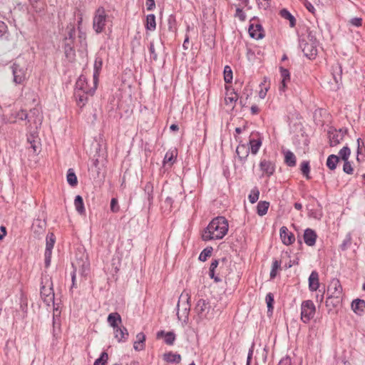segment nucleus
Instances as JSON below:
<instances>
[{"mask_svg":"<svg viewBox=\"0 0 365 365\" xmlns=\"http://www.w3.org/2000/svg\"><path fill=\"white\" fill-rule=\"evenodd\" d=\"M228 222L225 217L219 216L214 218L205 228L202 233L203 241L221 240L227 233Z\"/></svg>","mask_w":365,"mask_h":365,"instance_id":"nucleus-1","label":"nucleus"},{"mask_svg":"<svg viewBox=\"0 0 365 365\" xmlns=\"http://www.w3.org/2000/svg\"><path fill=\"white\" fill-rule=\"evenodd\" d=\"M11 68L14 76L13 81L16 84H22L26 79L27 67L26 63L18 61L12 64Z\"/></svg>","mask_w":365,"mask_h":365,"instance_id":"nucleus-2","label":"nucleus"},{"mask_svg":"<svg viewBox=\"0 0 365 365\" xmlns=\"http://www.w3.org/2000/svg\"><path fill=\"white\" fill-rule=\"evenodd\" d=\"M107 15L103 7H99L96 11L93 20V28L97 34L104 30Z\"/></svg>","mask_w":365,"mask_h":365,"instance_id":"nucleus-3","label":"nucleus"},{"mask_svg":"<svg viewBox=\"0 0 365 365\" xmlns=\"http://www.w3.org/2000/svg\"><path fill=\"white\" fill-rule=\"evenodd\" d=\"M316 307L312 300L303 301L301 304V319L304 323H308L314 317Z\"/></svg>","mask_w":365,"mask_h":365,"instance_id":"nucleus-4","label":"nucleus"},{"mask_svg":"<svg viewBox=\"0 0 365 365\" xmlns=\"http://www.w3.org/2000/svg\"><path fill=\"white\" fill-rule=\"evenodd\" d=\"M186 297H187V294H186ZM183 297V294H182L179 298L177 305V316L180 320L186 321L188 319V314L190 309V305L188 303L190 297H185V301L182 302Z\"/></svg>","mask_w":365,"mask_h":365,"instance_id":"nucleus-5","label":"nucleus"},{"mask_svg":"<svg viewBox=\"0 0 365 365\" xmlns=\"http://www.w3.org/2000/svg\"><path fill=\"white\" fill-rule=\"evenodd\" d=\"M257 21L255 18L250 21L248 31L251 38L259 40L264 36V31L262 26L259 23L256 22Z\"/></svg>","mask_w":365,"mask_h":365,"instance_id":"nucleus-6","label":"nucleus"},{"mask_svg":"<svg viewBox=\"0 0 365 365\" xmlns=\"http://www.w3.org/2000/svg\"><path fill=\"white\" fill-rule=\"evenodd\" d=\"M210 309L211 306L208 299H200L197 302L194 311L200 319H204L207 317Z\"/></svg>","mask_w":365,"mask_h":365,"instance_id":"nucleus-7","label":"nucleus"},{"mask_svg":"<svg viewBox=\"0 0 365 365\" xmlns=\"http://www.w3.org/2000/svg\"><path fill=\"white\" fill-rule=\"evenodd\" d=\"M97 87V81L93 79V87L89 88L86 78L81 76L76 83L75 91H82L83 92L89 93L90 96H93Z\"/></svg>","mask_w":365,"mask_h":365,"instance_id":"nucleus-8","label":"nucleus"},{"mask_svg":"<svg viewBox=\"0 0 365 365\" xmlns=\"http://www.w3.org/2000/svg\"><path fill=\"white\" fill-rule=\"evenodd\" d=\"M299 46L302 50L304 56L309 59H314L317 56V46L309 43L306 41L302 40L299 42Z\"/></svg>","mask_w":365,"mask_h":365,"instance_id":"nucleus-9","label":"nucleus"},{"mask_svg":"<svg viewBox=\"0 0 365 365\" xmlns=\"http://www.w3.org/2000/svg\"><path fill=\"white\" fill-rule=\"evenodd\" d=\"M62 43L66 58L70 61H73L76 57L75 40L63 38Z\"/></svg>","mask_w":365,"mask_h":365,"instance_id":"nucleus-10","label":"nucleus"},{"mask_svg":"<svg viewBox=\"0 0 365 365\" xmlns=\"http://www.w3.org/2000/svg\"><path fill=\"white\" fill-rule=\"evenodd\" d=\"M327 293L333 297H342V287L338 279L334 278L331 280L327 288Z\"/></svg>","mask_w":365,"mask_h":365,"instance_id":"nucleus-11","label":"nucleus"},{"mask_svg":"<svg viewBox=\"0 0 365 365\" xmlns=\"http://www.w3.org/2000/svg\"><path fill=\"white\" fill-rule=\"evenodd\" d=\"M16 119H19L21 120H26L27 123L31 124L32 123V117L31 115H29L25 110H20L19 111H16L14 113H12L11 115V117L8 120V122L10 123H15L16 121Z\"/></svg>","mask_w":365,"mask_h":365,"instance_id":"nucleus-12","label":"nucleus"},{"mask_svg":"<svg viewBox=\"0 0 365 365\" xmlns=\"http://www.w3.org/2000/svg\"><path fill=\"white\" fill-rule=\"evenodd\" d=\"M41 297L43 302L47 305L50 306L54 303V292L53 288L46 287L44 285L41 287Z\"/></svg>","mask_w":365,"mask_h":365,"instance_id":"nucleus-13","label":"nucleus"},{"mask_svg":"<svg viewBox=\"0 0 365 365\" xmlns=\"http://www.w3.org/2000/svg\"><path fill=\"white\" fill-rule=\"evenodd\" d=\"M250 153V147L245 143H240L236 149L239 161L244 165Z\"/></svg>","mask_w":365,"mask_h":365,"instance_id":"nucleus-14","label":"nucleus"},{"mask_svg":"<svg viewBox=\"0 0 365 365\" xmlns=\"http://www.w3.org/2000/svg\"><path fill=\"white\" fill-rule=\"evenodd\" d=\"M279 235L282 242L286 245H292L295 240L294 235L289 232L285 226L280 228Z\"/></svg>","mask_w":365,"mask_h":365,"instance_id":"nucleus-15","label":"nucleus"},{"mask_svg":"<svg viewBox=\"0 0 365 365\" xmlns=\"http://www.w3.org/2000/svg\"><path fill=\"white\" fill-rule=\"evenodd\" d=\"M328 137L331 147L337 145L343 140V134L337 132V130L334 128L328 131Z\"/></svg>","mask_w":365,"mask_h":365,"instance_id":"nucleus-16","label":"nucleus"},{"mask_svg":"<svg viewBox=\"0 0 365 365\" xmlns=\"http://www.w3.org/2000/svg\"><path fill=\"white\" fill-rule=\"evenodd\" d=\"M260 170L264 173L267 177H270L272 175L275 171V165L274 164L270 161L267 160L265 159L261 160L259 163Z\"/></svg>","mask_w":365,"mask_h":365,"instance_id":"nucleus-17","label":"nucleus"},{"mask_svg":"<svg viewBox=\"0 0 365 365\" xmlns=\"http://www.w3.org/2000/svg\"><path fill=\"white\" fill-rule=\"evenodd\" d=\"M303 238L307 245L312 247L316 243L317 235L314 230L311 228H307L304 230Z\"/></svg>","mask_w":365,"mask_h":365,"instance_id":"nucleus-18","label":"nucleus"},{"mask_svg":"<svg viewBox=\"0 0 365 365\" xmlns=\"http://www.w3.org/2000/svg\"><path fill=\"white\" fill-rule=\"evenodd\" d=\"M309 289L310 291H317L319 287V273L314 270L309 277Z\"/></svg>","mask_w":365,"mask_h":365,"instance_id":"nucleus-19","label":"nucleus"},{"mask_svg":"<svg viewBox=\"0 0 365 365\" xmlns=\"http://www.w3.org/2000/svg\"><path fill=\"white\" fill-rule=\"evenodd\" d=\"M280 75L282 77V81L279 85V89L280 91H285L287 88V82L290 81V73L288 69L284 68L282 66L279 67Z\"/></svg>","mask_w":365,"mask_h":365,"instance_id":"nucleus-20","label":"nucleus"},{"mask_svg":"<svg viewBox=\"0 0 365 365\" xmlns=\"http://www.w3.org/2000/svg\"><path fill=\"white\" fill-rule=\"evenodd\" d=\"M115 338L118 342H124L128 337V331L125 327H118L113 329Z\"/></svg>","mask_w":365,"mask_h":365,"instance_id":"nucleus-21","label":"nucleus"},{"mask_svg":"<svg viewBox=\"0 0 365 365\" xmlns=\"http://www.w3.org/2000/svg\"><path fill=\"white\" fill-rule=\"evenodd\" d=\"M164 337V341L168 345H173L175 341L176 336L173 331L165 332V331H159L157 333V338Z\"/></svg>","mask_w":365,"mask_h":365,"instance_id":"nucleus-22","label":"nucleus"},{"mask_svg":"<svg viewBox=\"0 0 365 365\" xmlns=\"http://www.w3.org/2000/svg\"><path fill=\"white\" fill-rule=\"evenodd\" d=\"M331 74L336 83L338 84L341 82L342 66L339 62L332 65Z\"/></svg>","mask_w":365,"mask_h":365,"instance_id":"nucleus-23","label":"nucleus"},{"mask_svg":"<svg viewBox=\"0 0 365 365\" xmlns=\"http://www.w3.org/2000/svg\"><path fill=\"white\" fill-rule=\"evenodd\" d=\"M88 95L89 93L83 92L82 91H74V97L76 98L77 105L79 107L82 108L86 104Z\"/></svg>","mask_w":365,"mask_h":365,"instance_id":"nucleus-24","label":"nucleus"},{"mask_svg":"<svg viewBox=\"0 0 365 365\" xmlns=\"http://www.w3.org/2000/svg\"><path fill=\"white\" fill-rule=\"evenodd\" d=\"M108 323L113 329H115L119 327V324L122 323V319L120 315L118 312H113L108 314L107 318Z\"/></svg>","mask_w":365,"mask_h":365,"instance_id":"nucleus-25","label":"nucleus"},{"mask_svg":"<svg viewBox=\"0 0 365 365\" xmlns=\"http://www.w3.org/2000/svg\"><path fill=\"white\" fill-rule=\"evenodd\" d=\"M351 309L357 314H361L365 311V301L356 299L351 302Z\"/></svg>","mask_w":365,"mask_h":365,"instance_id":"nucleus-26","label":"nucleus"},{"mask_svg":"<svg viewBox=\"0 0 365 365\" xmlns=\"http://www.w3.org/2000/svg\"><path fill=\"white\" fill-rule=\"evenodd\" d=\"M153 184L148 182L144 187V192L148 201V208L150 209L153 202Z\"/></svg>","mask_w":365,"mask_h":365,"instance_id":"nucleus-27","label":"nucleus"},{"mask_svg":"<svg viewBox=\"0 0 365 365\" xmlns=\"http://www.w3.org/2000/svg\"><path fill=\"white\" fill-rule=\"evenodd\" d=\"M63 39H71L76 41V29L74 23H69L63 34Z\"/></svg>","mask_w":365,"mask_h":365,"instance_id":"nucleus-28","label":"nucleus"},{"mask_svg":"<svg viewBox=\"0 0 365 365\" xmlns=\"http://www.w3.org/2000/svg\"><path fill=\"white\" fill-rule=\"evenodd\" d=\"M145 335L140 332L136 335V341L134 342L133 348L136 351L143 350L145 348Z\"/></svg>","mask_w":365,"mask_h":365,"instance_id":"nucleus-29","label":"nucleus"},{"mask_svg":"<svg viewBox=\"0 0 365 365\" xmlns=\"http://www.w3.org/2000/svg\"><path fill=\"white\" fill-rule=\"evenodd\" d=\"M262 143V138L259 137L257 139L250 138L249 140V145H250V150L252 155H256Z\"/></svg>","mask_w":365,"mask_h":365,"instance_id":"nucleus-30","label":"nucleus"},{"mask_svg":"<svg viewBox=\"0 0 365 365\" xmlns=\"http://www.w3.org/2000/svg\"><path fill=\"white\" fill-rule=\"evenodd\" d=\"M163 360L168 363H180L181 361V356L179 354L169 351L163 354Z\"/></svg>","mask_w":365,"mask_h":365,"instance_id":"nucleus-31","label":"nucleus"},{"mask_svg":"<svg viewBox=\"0 0 365 365\" xmlns=\"http://www.w3.org/2000/svg\"><path fill=\"white\" fill-rule=\"evenodd\" d=\"M76 265V270L78 268V272L81 276L86 277L89 272V264L87 262L81 260L74 262Z\"/></svg>","mask_w":365,"mask_h":365,"instance_id":"nucleus-32","label":"nucleus"},{"mask_svg":"<svg viewBox=\"0 0 365 365\" xmlns=\"http://www.w3.org/2000/svg\"><path fill=\"white\" fill-rule=\"evenodd\" d=\"M284 163L289 167H294L297 163L295 155L290 150L284 152Z\"/></svg>","mask_w":365,"mask_h":365,"instance_id":"nucleus-33","label":"nucleus"},{"mask_svg":"<svg viewBox=\"0 0 365 365\" xmlns=\"http://www.w3.org/2000/svg\"><path fill=\"white\" fill-rule=\"evenodd\" d=\"M74 205L76 211L80 215H83L86 212L83 197L81 195H76L74 200Z\"/></svg>","mask_w":365,"mask_h":365,"instance_id":"nucleus-34","label":"nucleus"},{"mask_svg":"<svg viewBox=\"0 0 365 365\" xmlns=\"http://www.w3.org/2000/svg\"><path fill=\"white\" fill-rule=\"evenodd\" d=\"M177 156V151H168L165 153L163 159V165L166 166L168 165L170 167L173 165L175 162V158Z\"/></svg>","mask_w":365,"mask_h":365,"instance_id":"nucleus-35","label":"nucleus"},{"mask_svg":"<svg viewBox=\"0 0 365 365\" xmlns=\"http://www.w3.org/2000/svg\"><path fill=\"white\" fill-rule=\"evenodd\" d=\"M279 14L282 18L289 20L290 27L295 26L296 19L288 10H287L286 9H283L280 11Z\"/></svg>","mask_w":365,"mask_h":365,"instance_id":"nucleus-36","label":"nucleus"},{"mask_svg":"<svg viewBox=\"0 0 365 365\" xmlns=\"http://www.w3.org/2000/svg\"><path fill=\"white\" fill-rule=\"evenodd\" d=\"M340 158L339 156L331 154L330 155L327 160V166L331 170H334L336 169L337 163L339 162Z\"/></svg>","mask_w":365,"mask_h":365,"instance_id":"nucleus-37","label":"nucleus"},{"mask_svg":"<svg viewBox=\"0 0 365 365\" xmlns=\"http://www.w3.org/2000/svg\"><path fill=\"white\" fill-rule=\"evenodd\" d=\"M66 179L68 183L71 187H76L78 185V179L73 168H69L67 171Z\"/></svg>","mask_w":365,"mask_h":365,"instance_id":"nucleus-38","label":"nucleus"},{"mask_svg":"<svg viewBox=\"0 0 365 365\" xmlns=\"http://www.w3.org/2000/svg\"><path fill=\"white\" fill-rule=\"evenodd\" d=\"M269 207V202L267 201H259L257 206V213L259 216H264L267 214Z\"/></svg>","mask_w":365,"mask_h":365,"instance_id":"nucleus-39","label":"nucleus"},{"mask_svg":"<svg viewBox=\"0 0 365 365\" xmlns=\"http://www.w3.org/2000/svg\"><path fill=\"white\" fill-rule=\"evenodd\" d=\"M156 28L155 16L153 14L146 16L145 29L148 31H154Z\"/></svg>","mask_w":365,"mask_h":365,"instance_id":"nucleus-40","label":"nucleus"},{"mask_svg":"<svg viewBox=\"0 0 365 365\" xmlns=\"http://www.w3.org/2000/svg\"><path fill=\"white\" fill-rule=\"evenodd\" d=\"M46 252H51L53 248L55 242H56V237L53 233L49 232L46 236Z\"/></svg>","mask_w":365,"mask_h":365,"instance_id":"nucleus-41","label":"nucleus"},{"mask_svg":"<svg viewBox=\"0 0 365 365\" xmlns=\"http://www.w3.org/2000/svg\"><path fill=\"white\" fill-rule=\"evenodd\" d=\"M103 61L101 58L96 57L94 62V72H93V79L95 81H98V77L99 76L100 71L102 68Z\"/></svg>","mask_w":365,"mask_h":365,"instance_id":"nucleus-42","label":"nucleus"},{"mask_svg":"<svg viewBox=\"0 0 365 365\" xmlns=\"http://www.w3.org/2000/svg\"><path fill=\"white\" fill-rule=\"evenodd\" d=\"M281 261L277 259H274L272 264V269L270 271V279H273L276 277L277 274V272L281 269Z\"/></svg>","mask_w":365,"mask_h":365,"instance_id":"nucleus-43","label":"nucleus"},{"mask_svg":"<svg viewBox=\"0 0 365 365\" xmlns=\"http://www.w3.org/2000/svg\"><path fill=\"white\" fill-rule=\"evenodd\" d=\"M238 98V94L235 91H232L230 94H227V96L225 98V103L227 105H230L234 108V103L237 101Z\"/></svg>","mask_w":365,"mask_h":365,"instance_id":"nucleus-44","label":"nucleus"},{"mask_svg":"<svg viewBox=\"0 0 365 365\" xmlns=\"http://www.w3.org/2000/svg\"><path fill=\"white\" fill-rule=\"evenodd\" d=\"M259 197V190L257 187H254L248 196V199L250 202V203L254 204L255 203Z\"/></svg>","mask_w":365,"mask_h":365,"instance_id":"nucleus-45","label":"nucleus"},{"mask_svg":"<svg viewBox=\"0 0 365 365\" xmlns=\"http://www.w3.org/2000/svg\"><path fill=\"white\" fill-rule=\"evenodd\" d=\"M78 38L81 47L86 49L87 48L86 34L81 28H78Z\"/></svg>","mask_w":365,"mask_h":365,"instance_id":"nucleus-46","label":"nucleus"},{"mask_svg":"<svg viewBox=\"0 0 365 365\" xmlns=\"http://www.w3.org/2000/svg\"><path fill=\"white\" fill-rule=\"evenodd\" d=\"M213 249L212 247H205L200 254L198 257L200 261L205 262L207 259L211 256Z\"/></svg>","mask_w":365,"mask_h":365,"instance_id":"nucleus-47","label":"nucleus"},{"mask_svg":"<svg viewBox=\"0 0 365 365\" xmlns=\"http://www.w3.org/2000/svg\"><path fill=\"white\" fill-rule=\"evenodd\" d=\"M177 22L175 16L171 14L168 18V30L171 32H175L177 30Z\"/></svg>","mask_w":365,"mask_h":365,"instance_id":"nucleus-48","label":"nucleus"},{"mask_svg":"<svg viewBox=\"0 0 365 365\" xmlns=\"http://www.w3.org/2000/svg\"><path fill=\"white\" fill-rule=\"evenodd\" d=\"M267 306V312L272 313L274 309V294L271 292H269L265 297Z\"/></svg>","mask_w":365,"mask_h":365,"instance_id":"nucleus-49","label":"nucleus"},{"mask_svg":"<svg viewBox=\"0 0 365 365\" xmlns=\"http://www.w3.org/2000/svg\"><path fill=\"white\" fill-rule=\"evenodd\" d=\"M350 154H351V150L350 148L346 145L344 147H343L339 152V158H341V159L344 161H346V160H349V158L350 156Z\"/></svg>","mask_w":365,"mask_h":365,"instance_id":"nucleus-50","label":"nucleus"},{"mask_svg":"<svg viewBox=\"0 0 365 365\" xmlns=\"http://www.w3.org/2000/svg\"><path fill=\"white\" fill-rule=\"evenodd\" d=\"M341 298L340 297L339 298L333 297L329 294L326 300V306L336 307L341 302Z\"/></svg>","mask_w":365,"mask_h":365,"instance_id":"nucleus-51","label":"nucleus"},{"mask_svg":"<svg viewBox=\"0 0 365 365\" xmlns=\"http://www.w3.org/2000/svg\"><path fill=\"white\" fill-rule=\"evenodd\" d=\"M108 360V354L106 351H103L101 356L97 359L93 365H106Z\"/></svg>","mask_w":365,"mask_h":365,"instance_id":"nucleus-52","label":"nucleus"},{"mask_svg":"<svg viewBox=\"0 0 365 365\" xmlns=\"http://www.w3.org/2000/svg\"><path fill=\"white\" fill-rule=\"evenodd\" d=\"M301 171L304 176L306 177L307 179H309V172H310V166L309 161H303L301 163Z\"/></svg>","mask_w":365,"mask_h":365,"instance_id":"nucleus-53","label":"nucleus"},{"mask_svg":"<svg viewBox=\"0 0 365 365\" xmlns=\"http://www.w3.org/2000/svg\"><path fill=\"white\" fill-rule=\"evenodd\" d=\"M224 80L227 83H230L232 81V71L229 66L224 68Z\"/></svg>","mask_w":365,"mask_h":365,"instance_id":"nucleus-54","label":"nucleus"},{"mask_svg":"<svg viewBox=\"0 0 365 365\" xmlns=\"http://www.w3.org/2000/svg\"><path fill=\"white\" fill-rule=\"evenodd\" d=\"M29 115H31L32 117V123H36V120H38L39 122L41 121V117L39 115V110L38 108H34L30 110Z\"/></svg>","mask_w":365,"mask_h":365,"instance_id":"nucleus-55","label":"nucleus"},{"mask_svg":"<svg viewBox=\"0 0 365 365\" xmlns=\"http://www.w3.org/2000/svg\"><path fill=\"white\" fill-rule=\"evenodd\" d=\"M149 52L150 54V60L157 61H158V53L155 51L154 43L150 42L149 46Z\"/></svg>","mask_w":365,"mask_h":365,"instance_id":"nucleus-56","label":"nucleus"},{"mask_svg":"<svg viewBox=\"0 0 365 365\" xmlns=\"http://www.w3.org/2000/svg\"><path fill=\"white\" fill-rule=\"evenodd\" d=\"M110 210L113 213H116L120 210L118 200L115 197L110 200Z\"/></svg>","mask_w":365,"mask_h":365,"instance_id":"nucleus-57","label":"nucleus"},{"mask_svg":"<svg viewBox=\"0 0 365 365\" xmlns=\"http://www.w3.org/2000/svg\"><path fill=\"white\" fill-rule=\"evenodd\" d=\"M73 272H71V281L72 284L70 289V292H72V289L76 287V265L75 263H72Z\"/></svg>","mask_w":365,"mask_h":365,"instance_id":"nucleus-58","label":"nucleus"},{"mask_svg":"<svg viewBox=\"0 0 365 365\" xmlns=\"http://www.w3.org/2000/svg\"><path fill=\"white\" fill-rule=\"evenodd\" d=\"M344 165H343V171L346 174H352L353 173V168L351 166V163L349 160L344 161Z\"/></svg>","mask_w":365,"mask_h":365,"instance_id":"nucleus-59","label":"nucleus"},{"mask_svg":"<svg viewBox=\"0 0 365 365\" xmlns=\"http://www.w3.org/2000/svg\"><path fill=\"white\" fill-rule=\"evenodd\" d=\"M307 38L309 41V42H308L309 43L315 45L317 46H318V41L312 31H309L308 32Z\"/></svg>","mask_w":365,"mask_h":365,"instance_id":"nucleus-60","label":"nucleus"},{"mask_svg":"<svg viewBox=\"0 0 365 365\" xmlns=\"http://www.w3.org/2000/svg\"><path fill=\"white\" fill-rule=\"evenodd\" d=\"M349 22L351 26L359 27L362 24V19L359 17H354L351 19Z\"/></svg>","mask_w":365,"mask_h":365,"instance_id":"nucleus-61","label":"nucleus"},{"mask_svg":"<svg viewBox=\"0 0 365 365\" xmlns=\"http://www.w3.org/2000/svg\"><path fill=\"white\" fill-rule=\"evenodd\" d=\"M235 16L238 17L241 21H244L246 19V15L241 8H237Z\"/></svg>","mask_w":365,"mask_h":365,"instance_id":"nucleus-62","label":"nucleus"},{"mask_svg":"<svg viewBox=\"0 0 365 365\" xmlns=\"http://www.w3.org/2000/svg\"><path fill=\"white\" fill-rule=\"evenodd\" d=\"M271 0H257L258 6L260 9H267L270 6Z\"/></svg>","mask_w":365,"mask_h":365,"instance_id":"nucleus-63","label":"nucleus"},{"mask_svg":"<svg viewBox=\"0 0 365 365\" xmlns=\"http://www.w3.org/2000/svg\"><path fill=\"white\" fill-rule=\"evenodd\" d=\"M27 141L31 145V148L34 150V151L36 152L38 147L36 145V142L34 140V137L33 135L28 136Z\"/></svg>","mask_w":365,"mask_h":365,"instance_id":"nucleus-64","label":"nucleus"}]
</instances>
